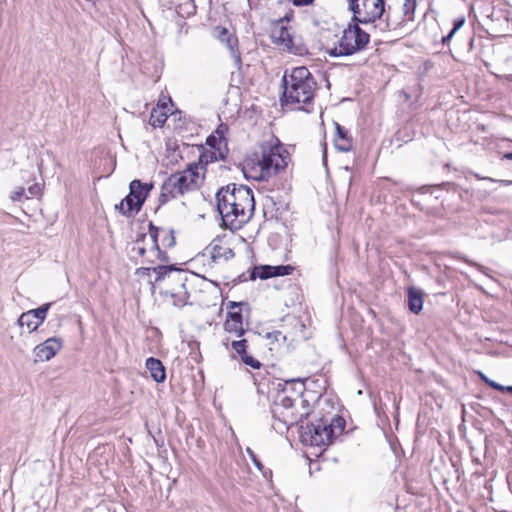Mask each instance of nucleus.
<instances>
[{
	"mask_svg": "<svg viewBox=\"0 0 512 512\" xmlns=\"http://www.w3.org/2000/svg\"><path fill=\"white\" fill-rule=\"evenodd\" d=\"M324 161L326 160V147H324V155H323Z\"/></svg>",
	"mask_w": 512,
	"mask_h": 512,
	"instance_id": "nucleus-44",
	"label": "nucleus"
},
{
	"mask_svg": "<svg viewBox=\"0 0 512 512\" xmlns=\"http://www.w3.org/2000/svg\"><path fill=\"white\" fill-rule=\"evenodd\" d=\"M290 154L279 139L274 138L260 146V152L247 157L242 171L246 178L266 181L285 170Z\"/></svg>",
	"mask_w": 512,
	"mask_h": 512,
	"instance_id": "nucleus-3",
	"label": "nucleus"
},
{
	"mask_svg": "<svg viewBox=\"0 0 512 512\" xmlns=\"http://www.w3.org/2000/svg\"><path fill=\"white\" fill-rule=\"evenodd\" d=\"M349 10L353 13L352 21L361 24H373L385 13L384 0H347Z\"/></svg>",
	"mask_w": 512,
	"mask_h": 512,
	"instance_id": "nucleus-9",
	"label": "nucleus"
},
{
	"mask_svg": "<svg viewBox=\"0 0 512 512\" xmlns=\"http://www.w3.org/2000/svg\"><path fill=\"white\" fill-rule=\"evenodd\" d=\"M240 358L245 365L250 366L253 369H259L261 367L260 361H258L248 353L244 354Z\"/></svg>",
	"mask_w": 512,
	"mask_h": 512,
	"instance_id": "nucleus-29",
	"label": "nucleus"
},
{
	"mask_svg": "<svg viewBox=\"0 0 512 512\" xmlns=\"http://www.w3.org/2000/svg\"><path fill=\"white\" fill-rule=\"evenodd\" d=\"M505 392L512 393V386H506Z\"/></svg>",
	"mask_w": 512,
	"mask_h": 512,
	"instance_id": "nucleus-42",
	"label": "nucleus"
},
{
	"mask_svg": "<svg viewBox=\"0 0 512 512\" xmlns=\"http://www.w3.org/2000/svg\"><path fill=\"white\" fill-rule=\"evenodd\" d=\"M294 268L291 265H279V266H270L263 265L254 267L250 278L255 280L256 278L260 279H268L277 276H285L292 273Z\"/></svg>",
	"mask_w": 512,
	"mask_h": 512,
	"instance_id": "nucleus-15",
	"label": "nucleus"
},
{
	"mask_svg": "<svg viewBox=\"0 0 512 512\" xmlns=\"http://www.w3.org/2000/svg\"><path fill=\"white\" fill-rule=\"evenodd\" d=\"M146 368L150 372L151 377L157 383H162L166 379L165 367L159 359L149 357L146 360Z\"/></svg>",
	"mask_w": 512,
	"mask_h": 512,
	"instance_id": "nucleus-21",
	"label": "nucleus"
},
{
	"mask_svg": "<svg viewBox=\"0 0 512 512\" xmlns=\"http://www.w3.org/2000/svg\"><path fill=\"white\" fill-rule=\"evenodd\" d=\"M464 23H465V18L464 17H460V18L455 19L454 22H453L452 30L449 32L448 35L443 37L442 43L444 45H447L451 41V39L454 36V34L464 25Z\"/></svg>",
	"mask_w": 512,
	"mask_h": 512,
	"instance_id": "nucleus-26",
	"label": "nucleus"
},
{
	"mask_svg": "<svg viewBox=\"0 0 512 512\" xmlns=\"http://www.w3.org/2000/svg\"><path fill=\"white\" fill-rule=\"evenodd\" d=\"M223 158H224V155L220 151V148H217V151L213 150V149H209V150L203 151L200 154L198 162H193L190 165L200 166L199 175H202L204 177V174L206 171V165L211 162L217 161L219 159H223Z\"/></svg>",
	"mask_w": 512,
	"mask_h": 512,
	"instance_id": "nucleus-20",
	"label": "nucleus"
},
{
	"mask_svg": "<svg viewBox=\"0 0 512 512\" xmlns=\"http://www.w3.org/2000/svg\"><path fill=\"white\" fill-rule=\"evenodd\" d=\"M344 420L339 416L331 419L320 418L311 424L300 427V439L305 445L322 447L332 442V439L342 433Z\"/></svg>",
	"mask_w": 512,
	"mask_h": 512,
	"instance_id": "nucleus-7",
	"label": "nucleus"
},
{
	"mask_svg": "<svg viewBox=\"0 0 512 512\" xmlns=\"http://www.w3.org/2000/svg\"><path fill=\"white\" fill-rule=\"evenodd\" d=\"M152 188V183H142L138 179H134L130 182L129 190H131L132 195L136 194L138 196V200H136L138 209L142 208V205L144 204Z\"/></svg>",
	"mask_w": 512,
	"mask_h": 512,
	"instance_id": "nucleus-19",
	"label": "nucleus"
},
{
	"mask_svg": "<svg viewBox=\"0 0 512 512\" xmlns=\"http://www.w3.org/2000/svg\"><path fill=\"white\" fill-rule=\"evenodd\" d=\"M290 1L296 7L308 6L314 2V0H290Z\"/></svg>",
	"mask_w": 512,
	"mask_h": 512,
	"instance_id": "nucleus-35",
	"label": "nucleus"
},
{
	"mask_svg": "<svg viewBox=\"0 0 512 512\" xmlns=\"http://www.w3.org/2000/svg\"><path fill=\"white\" fill-rule=\"evenodd\" d=\"M214 36L221 43L226 45L230 51L231 57L234 59L236 67L240 69L242 66V59L238 48V38L236 35L229 32V30L225 27L217 26L214 29Z\"/></svg>",
	"mask_w": 512,
	"mask_h": 512,
	"instance_id": "nucleus-12",
	"label": "nucleus"
},
{
	"mask_svg": "<svg viewBox=\"0 0 512 512\" xmlns=\"http://www.w3.org/2000/svg\"><path fill=\"white\" fill-rule=\"evenodd\" d=\"M215 199L223 225L230 230L240 229L254 214V195L248 186L230 183L217 191Z\"/></svg>",
	"mask_w": 512,
	"mask_h": 512,
	"instance_id": "nucleus-2",
	"label": "nucleus"
},
{
	"mask_svg": "<svg viewBox=\"0 0 512 512\" xmlns=\"http://www.w3.org/2000/svg\"><path fill=\"white\" fill-rule=\"evenodd\" d=\"M282 105H309L313 102L317 82L305 66L295 67L282 77Z\"/></svg>",
	"mask_w": 512,
	"mask_h": 512,
	"instance_id": "nucleus-5",
	"label": "nucleus"
},
{
	"mask_svg": "<svg viewBox=\"0 0 512 512\" xmlns=\"http://www.w3.org/2000/svg\"><path fill=\"white\" fill-rule=\"evenodd\" d=\"M28 192L31 196H37L41 192V186L39 184H34L28 188Z\"/></svg>",
	"mask_w": 512,
	"mask_h": 512,
	"instance_id": "nucleus-36",
	"label": "nucleus"
},
{
	"mask_svg": "<svg viewBox=\"0 0 512 512\" xmlns=\"http://www.w3.org/2000/svg\"><path fill=\"white\" fill-rule=\"evenodd\" d=\"M479 377L480 379L486 383L488 386H490L491 388L497 390V391H500V392H505V389H506V386L504 385H501L491 379H489L484 373L482 372H479Z\"/></svg>",
	"mask_w": 512,
	"mask_h": 512,
	"instance_id": "nucleus-28",
	"label": "nucleus"
},
{
	"mask_svg": "<svg viewBox=\"0 0 512 512\" xmlns=\"http://www.w3.org/2000/svg\"><path fill=\"white\" fill-rule=\"evenodd\" d=\"M267 338H269V339L271 338L275 341H280V340H282L283 342L286 341V336L283 335L282 332L278 331V330L268 333Z\"/></svg>",
	"mask_w": 512,
	"mask_h": 512,
	"instance_id": "nucleus-32",
	"label": "nucleus"
},
{
	"mask_svg": "<svg viewBox=\"0 0 512 512\" xmlns=\"http://www.w3.org/2000/svg\"><path fill=\"white\" fill-rule=\"evenodd\" d=\"M416 6H417L416 1L405 0V2L403 4V12H404V15L406 17H408V19L412 18V15L414 14Z\"/></svg>",
	"mask_w": 512,
	"mask_h": 512,
	"instance_id": "nucleus-30",
	"label": "nucleus"
},
{
	"mask_svg": "<svg viewBox=\"0 0 512 512\" xmlns=\"http://www.w3.org/2000/svg\"><path fill=\"white\" fill-rule=\"evenodd\" d=\"M361 22L352 21L344 29L338 46L331 51L333 56H350L366 48L370 35L360 28Z\"/></svg>",
	"mask_w": 512,
	"mask_h": 512,
	"instance_id": "nucleus-8",
	"label": "nucleus"
},
{
	"mask_svg": "<svg viewBox=\"0 0 512 512\" xmlns=\"http://www.w3.org/2000/svg\"><path fill=\"white\" fill-rule=\"evenodd\" d=\"M299 109H302V111H308V109H305L304 107H299Z\"/></svg>",
	"mask_w": 512,
	"mask_h": 512,
	"instance_id": "nucleus-45",
	"label": "nucleus"
},
{
	"mask_svg": "<svg viewBox=\"0 0 512 512\" xmlns=\"http://www.w3.org/2000/svg\"><path fill=\"white\" fill-rule=\"evenodd\" d=\"M147 236L145 234H141L138 236L137 240L133 244L131 251L136 255L145 259L146 254L149 253V248H147L144 243Z\"/></svg>",
	"mask_w": 512,
	"mask_h": 512,
	"instance_id": "nucleus-25",
	"label": "nucleus"
},
{
	"mask_svg": "<svg viewBox=\"0 0 512 512\" xmlns=\"http://www.w3.org/2000/svg\"><path fill=\"white\" fill-rule=\"evenodd\" d=\"M199 169L200 166L188 165L187 169L171 174L161 186L160 204H166L171 199L197 190L203 183V176L199 175Z\"/></svg>",
	"mask_w": 512,
	"mask_h": 512,
	"instance_id": "nucleus-6",
	"label": "nucleus"
},
{
	"mask_svg": "<svg viewBox=\"0 0 512 512\" xmlns=\"http://www.w3.org/2000/svg\"><path fill=\"white\" fill-rule=\"evenodd\" d=\"M213 261L224 260L227 261L234 257V252L231 247L223 243L222 239H214L207 247Z\"/></svg>",
	"mask_w": 512,
	"mask_h": 512,
	"instance_id": "nucleus-16",
	"label": "nucleus"
},
{
	"mask_svg": "<svg viewBox=\"0 0 512 512\" xmlns=\"http://www.w3.org/2000/svg\"><path fill=\"white\" fill-rule=\"evenodd\" d=\"M465 261H466L467 263H469V264H471V265H473V266L477 267V269H478V270L483 271V266H481V265H479V264H476V263H473V262H470V261H468V260H465Z\"/></svg>",
	"mask_w": 512,
	"mask_h": 512,
	"instance_id": "nucleus-38",
	"label": "nucleus"
},
{
	"mask_svg": "<svg viewBox=\"0 0 512 512\" xmlns=\"http://www.w3.org/2000/svg\"><path fill=\"white\" fill-rule=\"evenodd\" d=\"M336 137L335 148L341 152H349L353 148V139L348 130L338 123H335Z\"/></svg>",
	"mask_w": 512,
	"mask_h": 512,
	"instance_id": "nucleus-18",
	"label": "nucleus"
},
{
	"mask_svg": "<svg viewBox=\"0 0 512 512\" xmlns=\"http://www.w3.org/2000/svg\"><path fill=\"white\" fill-rule=\"evenodd\" d=\"M50 306L51 303H46L39 308L22 313L18 318L19 326L26 327L29 333L35 331L44 322Z\"/></svg>",
	"mask_w": 512,
	"mask_h": 512,
	"instance_id": "nucleus-11",
	"label": "nucleus"
},
{
	"mask_svg": "<svg viewBox=\"0 0 512 512\" xmlns=\"http://www.w3.org/2000/svg\"><path fill=\"white\" fill-rule=\"evenodd\" d=\"M287 19L281 18L277 21L275 26L271 30V40L272 42L277 45L280 49L291 51L293 48V38L290 34L288 28L286 26H283V21Z\"/></svg>",
	"mask_w": 512,
	"mask_h": 512,
	"instance_id": "nucleus-14",
	"label": "nucleus"
},
{
	"mask_svg": "<svg viewBox=\"0 0 512 512\" xmlns=\"http://www.w3.org/2000/svg\"><path fill=\"white\" fill-rule=\"evenodd\" d=\"M161 237L162 245L165 248H171L175 245V236L172 229L159 228L149 223V253L155 254L156 258L162 262H167L169 257L166 252L159 247L158 238Z\"/></svg>",
	"mask_w": 512,
	"mask_h": 512,
	"instance_id": "nucleus-10",
	"label": "nucleus"
},
{
	"mask_svg": "<svg viewBox=\"0 0 512 512\" xmlns=\"http://www.w3.org/2000/svg\"><path fill=\"white\" fill-rule=\"evenodd\" d=\"M25 193V189L23 187H18L15 191L11 194V200L12 201H19L22 196Z\"/></svg>",
	"mask_w": 512,
	"mask_h": 512,
	"instance_id": "nucleus-34",
	"label": "nucleus"
},
{
	"mask_svg": "<svg viewBox=\"0 0 512 512\" xmlns=\"http://www.w3.org/2000/svg\"><path fill=\"white\" fill-rule=\"evenodd\" d=\"M304 383L289 380L283 384L272 406V424L276 431L283 432L290 426L298 424L310 414L309 400L305 398Z\"/></svg>",
	"mask_w": 512,
	"mask_h": 512,
	"instance_id": "nucleus-1",
	"label": "nucleus"
},
{
	"mask_svg": "<svg viewBox=\"0 0 512 512\" xmlns=\"http://www.w3.org/2000/svg\"><path fill=\"white\" fill-rule=\"evenodd\" d=\"M156 274L152 283V291L159 290V294L165 303L182 308L188 303L189 293L186 288L189 274L172 265L157 267H142L139 272L149 274L150 271Z\"/></svg>",
	"mask_w": 512,
	"mask_h": 512,
	"instance_id": "nucleus-4",
	"label": "nucleus"
},
{
	"mask_svg": "<svg viewBox=\"0 0 512 512\" xmlns=\"http://www.w3.org/2000/svg\"><path fill=\"white\" fill-rule=\"evenodd\" d=\"M62 348V341L59 338L51 337L45 340L43 343L37 345L33 354L35 362H44L52 359L57 352Z\"/></svg>",
	"mask_w": 512,
	"mask_h": 512,
	"instance_id": "nucleus-13",
	"label": "nucleus"
},
{
	"mask_svg": "<svg viewBox=\"0 0 512 512\" xmlns=\"http://www.w3.org/2000/svg\"><path fill=\"white\" fill-rule=\"evenodd\" d=\"M129 196H131L134 200H138V196L136 194L132 195L131 190L129 191Z\"/></svg>",
	"mask_w": 512,
	"mask_h": 512,
	"instance_id": "nucleus-41",
	"label": "nucleus"
},
{
	"mask_svg": "<svg viewBox=\"0 0 512 512\" xmlns=\"http://www.w3.org/2000/svg\"><path fill=\"white\" fill-rule=\"evenodd\" d=\"M115 209L125 216H131L132 214L138 213L141 210L138 209L136 200H134L129 195H127L119 204H116Z\"/></svg>",
	"mask_w": 512,
	"mask_h": 512,
	"instance_id": "nucleus-24",
	"label": "nucleus"
},
{
	"mask_svg": "<svg viewBox=\"0 0 512 512\" xmlns=\"http://www.w3.org/2000/svg\"><path fill=\"white\" fill-rule=\"evenodd\" d=\"M242 303H238V302H230L229 304V308L230 309H233L235 307H239Z\"/></svg>",
	"mask_w": 512,
	"mask_h": 512,
	"instance_id": "nucleus-39",
	"label": "nucleus"
},
{
	"mask_svg": "<svg viewBox=\"0 0 512 512\" xmlns=\"http://www.w3.org/2000/svg\"><path fill=\"white\" fill-rule=\"evenodd\" d=\"M156 261H157V258L155 256V254H150V253L146 254L145 262L154 264ZM158 261H160V260L158 259Z\"/></svg>",
	"mask_w": 512,
	"mask_h": 512,
	"instance_id": "nucleus-37",
	"label": "nucleus"
},
{
	"mask_svg": "<svg viewBox=\"0 0 512 512\" xmlns=\"http://www.w3.org/2000/svg\"><path fill=\"white\" fill-rule=\"evenodd\" d=\"M231 347L237 353V355L239 357H241L247 353L248 340L247 339L233 340L231 342Z\"/></svg>",
	"mask_w": 512,
	"mask_h": 512,
	"instance_id": "nucleus-27",
	"label": "nucleus"
},
{
	"mask_svg": "<svg viewBox=\"0 0 512 512\" xmlns=\"http://www.w3.org/2000/svg\"><path fill=\"white\" fill-rule=\"evenodd\" d=\"M503 159L512 160V152L504 154L503 155Z\"/></svg>",
	"mask_w": 512,
	"mask_h": 512,
	"instance_id": "nucleus-40",
	"label": "nucleus"
},
{
	"mask_svg": "<svg viewBox=\"0 0 512 512\" xmlns=\"http://www.w3.org/2000/svg\"><path fill=\"white\" fill-rule=\"evenodd\" d=\"M223 327L227 333L233 334L236 337H242L245 334V329L241 312L229 311Z\"/></svg>",
	"mask_w": 512,
	"mask_h": 512,
	"instance_id": "nucleus-17",
	"label": "nucleus"
},
{
	"mask_svg": "<svg viewBox=\"0 0 512 512\" xmlns=\"http://www.w3.org/2000/svg\"><path fill=\"white\" fill-rule=\"evenodd\" d=\"M247 453L250 456L251 460L253 461L254 465L261 470L263 468L262 463L259 461V459L256 457L255 453L251 448H247Z\"/></svg>",
	"mask_w": 512,
	"mask_h": 512,
	"instance_id": "nucleus-33",
	"label": "nucleus"
},
{
	"mask_svg": "<svg viewBox=\"0 0 512 512\" xmlns=\"http://www.w3.org/2000/svg\"><path fill=\"white\" fill-rule=\"evenodd\" d=\"M223 345H225V346H226V348H228V345H229V344H228V339H226L225 341H223Z\"/></svg>",
	"mask_w": 512,
	"mask_h": 512,
	"instance_id": "nucleus-43",
	"label": "nucleus"
},
{
	"mask_svg": "<svg viewBox=\"0 0 512 512\" xmlns=\"http://www.w3.org/2000/svg\"><path fill=\"white\" fill-rule=\"evenodd\" d=\"M221 143H222V139L218 138L214 135H210L206 139V145H208L210 147V149H213L216 151H217V148H220Z\"/></svg>",
	"mask_w": 512,
	"mask_h": 512,
	"instance_id": "nucleus-31",
	"label": "nucleus"
},
{
	"mask_svg": "<svg viewBox=\"0 0 512 512\" xmlns=\"http://www.w3.org/2000/svg\"><path fill=\"white\" fill-rule=\"evenodd\" d=\"M408 307L414 314H419L423 309V294L414 287L408 288Z\"/></svg>",
	"mask_w": 512,
	"mask_h": 512,
	"instance_id": "nucleus-23",
	"label": "nucleus"
},
{
	"mask_svg": "<svg viewBox=\"0 0 512 512\" xmlns=\"http://www.w3.org/2000/svg\"><path fill=\"white\" fill-rule=\"evenodd\" d=\"M169 108L166 103H158L155 108L152 109L149 124L153 127H162L168 118Z\"/></svg>",
	"mask_w": 512,
	"mask_h": 512,
	"instance_id": "nucleus-22",
	"label": "nucleus"
}]
</instances>
